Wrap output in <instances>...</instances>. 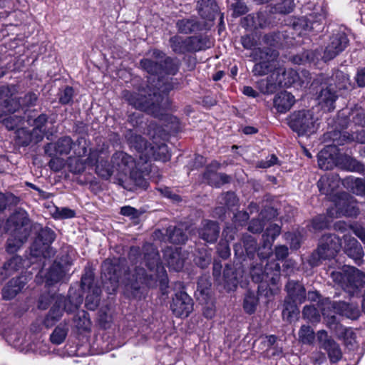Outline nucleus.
Instances as JSON below:
<instances>
[{
    "label": "nucleus",
    "mask_w": 365,
    "mask_h": 365,
    "mask_svg": "<svg viewBox=\"0 0 365 365\" xmlns=\"http://www.w3.org/2000/svg\"><path fill=\"white\" fill-rule=\"evenodd\" d=\"M141 68L153 78L150 82L148 91L138 92L123 91V97L133 108L147 112L155 118H162L170 106L167 93L177 87V79L167 77L175 75L180 62L177 58L166 56L160 50L154 49L148 53V57L140 60Z\"/></svg>",
    "instance_id": "nucleus-1"
},
{
    "label": "nucleus",
    "mask_w": 365,
    "mask_h": 365,
    "mask_svg": "<svg viewBox=\"0 0 365 365\" xmlns=\"http://www.w3.org/2000/svg\"><path fill=\"white\" fill-rule=\"evenodd\" d=\"M143 259L145 265L152 272L148 274L143 268L135 267L133 278L137 282L149 284L151 280L160 279L165 281L166 271L160 262V256L158 250L153 244L145 243L143 247Z\"/></svg>",
    "instance_id": "nucleus-2"
},
{
    "label": "nucleus",
    "mask_w": 365,
    "mask_h": 365,
    "mask_svg": "<svg viewBox=\"0 0 365 365\" xmlns=\"http://www.w3.org/2000/svg\"><path fill=\"white\" fill-rule=\"evenodd\" d=\"M298 78V73L292 68L286 69L280 65L278 68L264 79L257 81L259 91L263 94H272L282 87H288Z\"/></svg>",
    "instance_id": "nucleus-3"
},
{
    "label": "nucleus",
    "mask_w": 365,
    "mask_h": 365,
    "mask_svg": "<svg viewBox=\"0 0 365 365\" xmlns=\"http://www.w3.org/2000/svg\"><path fill=\"white\" fill-rule=\"evenodd\" d=\"M250 57L256 62L252 72L255 76H263L272 73L279 66L277 58L279 52L271 48H257L252 50Z\"/></svg>",
    "instance_id": "nucleus-4"
},
{
    "label": "nucleus",
    "mask_w": 365,
    "mask_h": 365,
    "mask_svg": "<svg viewBox=\"0 0 365 365\" xmlns=\"http://www.w3.org/2000/svg\"><path fill=\"white\" fill-rule=\"evenodd\" d=\"M318 121V117L311 110L294 111L287 118L288 125L299 136H309L316 133Z\"/></svg>",
    "instance_id": "nucleus-5"
},
{
    "label": "nucleus",
    "mask_w": 365,
    "mask_h": 365,
    "mask_svg": "<svg viewBox=\"0 0 365 365\" xmlns=\"http://www.w3.org/2000/svg\"><path fill=\"white\" fill-rule=\"evenodd\" d=\"M287 297L284 299L282 317L290 321L299 313L298 304H302L306 299V289L299 281L289 279L285 285Z\"/></svg>",
    "instance_id": "nucleus-6"
},
{
    "label": "nucleus",
    "mask_w": 365,
    "mask_h": 365,
    "mask_svg": "<svg viewBox=\"0 0 365 365\" xmlns=\"http://www.w3.org/2000/svg\"><path fill=\"white\" fill-rule=\"evenodd\" d=\"M331 277L346 292L354 294L365 281V275L358 269L348 267L342 271H333Z\"/></svg>",
    "instance_id": "nucleus-7"
},
{
    "label": "nucleus",
    "mask_w": 365,
    "mask_h": 365,
    "mask_svg": "<svg viewBox=\"0 0 365 365\" xmlns=\"http://www.w3.org/2000/svg\"><path fill=\"white\" fill-rule=\"evenodd\" d=\"M260 258V262L253 264L250 269V276L256 283L266 281L272 284H277L280 279V264L275 260L264 262L266 259Z\"/></svg>",
    "instance_id": "nucleus-8"
},
{
    "label": "nucleus",
    "mask_w": 365,
    "mask_h": 365,
    "mask_svg": "<svg viewBox=\"0 0 365 365\" xmlns=\"http://www.w3.org/2000/svg\"><path fill=\"white\" fill-rule=\"evenodd\" d=\"M341 247V239L334 234L322 236L316 252L312 256L311 264L318 265L320 259L334 258Z\"/></svg>",
    "instance_id": "nucleus-9"
},
{
    "label": "nucleus",
    "mask_w": 365,
    "mask_h": 365,
    "mask_svg": "<svg viewBox=\"0 0 365 365\" xmlns=\"http://www.w3.org/2000/svg\"><path fill=\"white\" fill-rule=\"evenodd\" d=\"M51 148L55 150L56 155H67L71 150L78 157L83 156L87 153L86 141L82 137L78 138L76 142H73L68 136L61 138L55 144L48 143L45 148L46 153Z\"/></svg>",
    "instance_id": "nucleus-10"
},
{
    "label": "nucleus",
    "mask_w": 365,
    "mask_h": 365,
    "mask_svg": "<svg viewBox=\"0 0 365 365\" xmlns=\"http://www.w3.org/2000/svg\"><path fill=\"white\" fill-rule=\"evenodd\" d=\"M123 271L120 263H113L110 259H106L101 265V278L104 286L111 292L118 287V282L122 277Z\"/></svg>",
    "instance_id": "nucleus-11"
},
{
    "label": "nucleus",
    "mask_w": 365,
    "mask_h": 365,
    "mask_svg": "<svg viewBox=\"0 0 365 365\" xmlns=\"http://www.w3.org/2000/svg\"><path fill=\"white\" fill-rule=\"evenodd\" d=\"M108 155L102 150H91L88 157L85 160V164L96 167V173L100 177L108 180L113 175V165L108 163Z\"/></svg>",
    "instance_id": "nucleus-12"
},
{
    "label": "nucleus",
    "mask_w": 365,
    "mask_h": 365,
    "mask_svg": "<svg viewBox=\"0 0 365 365\" xmlns=\"http://www.w3.org/2000/svg\"><path fill=\"white\" fill-rule=\"evenodd\" d=\"M7 226L11 232L23 234V237L29 236L31 224L28 214L24 210L15 211L8 219Z\"/></svg>",
    "instance_id": "nucleus-13"
},
{
    "label": "nucleus",
    "mask_w": 365,
    "mask_h": 365,
    "mask_svg": "<svg viewBox=\"0 0 365 365\" xmlns=\"http://www.w3.org/2000/svg\"><path fill=\"white\" fill-rule=\"evenodd\" d=\"M170 309L175 317H187L192 312L193 301L185 292H178L173 298Z\"/></svg>",
    "instance_id": "nucleus-14"
},
{
    "label": "nucleus",
    "mask_w": 365,
    "mask_h": 365,
    "mask_svg": "<svg viewBox=\"0 0 365 365\" xmlns=\"http://www.w3.org/2000/svg\"><path fill=\"white\" fill-rule=\"evenodd\" d=\"M71 264V261H67L65 262V265H62L60 262H54L43 274L46 284L51 286L60 282L68 280L69 278L68 274L69 271L68 267Z\"/></svg>",
    "instance_id": "nucleus-15"
},
{
    "label": "nucleus",
    "mask_w": 365,
    "mask_h": 365,
    "mask_svg": "<svg viewBox=\"0 0 365 365\" xmlns=\"http://www.w3.org/2000/svg\"><path fill=\"white\" fill-rule=\"evenodd\" d=\"M48 121V116L46 114H41L34 120L33 125L34 126L31 133H28L24 129H19L17 130V135L19 138L21 135H25V139L21 141L24 146L28 145L30 143H37L42 140V128L44 127Z\"/></svg>",
    "instance_id": "nucleus-16"
},
{
    "label": "nucleus",
    "mask_w": 365,
    "mask_h": 365,
    "mask_svg": "<svg viewBox=\"0 0 365 365\" xmlns=\"http://www.w3.org/2000/svg\"><path fill=\"white\" fill-rule=\"evenodd\" d=\"M348 44V38L344 33L338 32L333 34L325 48L322 58L324 61L334 58L344 50Z\"/></svg>",
    "instance_id": "nucleus-17"
},
{
    "label": "nucleus",
    "mask_w": 365,
    "mask_h": 365,
    "mask_svg": "<svg viewBox=\"0 0 365 365\" xmlns=\"http://www.w3.org/2000/svg\"><path fill=\"white\" fill-rule=\"evenodd\" d=\"M341 183L339 175L331 173L323 175L317 182V187L321 194L328 197L331 201L340 192H337Z\"/></svg>",
    "instance_id": "nucleus-18"
},
{
    "label": "nucleus",
    "mask_w": 365,
    "mask_h": 365,
    "mask_svg": "<svg viewBox=\"0 0 365 365\" xmlns=\"http://www.w3.org/2000/svg\"><path fill=\"white\" fill-rule=\"evenodd\" d=\"M317 339L320 346L327 351L331 363H336L342 358V352L339 345L327 334L324 330L317 332Z\"/></svg>",
    "instance_id": "nucleus-19"
},
{
    "label": "nucleus",
    "mask_w": 365,
    "mask_h": 365,
    "mask_svg": "<svg viewBox=\"0 0 365 365\" xmlns=\"http://www.w3.org/2000/svg\"><path fill=\"white\" fill-rule=\"evenodd\" d=\"M337 98L336 90L333 83L327 82L322 83L317 99L319 104L324 110L328 112L334 110Z\"/></svg>",
    "instance_id": "nucleus-20"
},
{
    "label": "nucleus",
    "mask_w": 365,
    "mask_h": 365,
    "mask_svg": "<svg viewBox=\"0 0 365 365\" xmlns=\"http://www.w3.org/2000/svg\"><path fill=\"white\" fill-rule=\"evenodd\" d=\"M334 205L340 208L344 216L356 217L359 215V209L354 198L346 192H340L332 200Z\"/></svg>",
    "instance_id": "nucleus-21"
},
{
    "label": "nucleus",
    "mask_w": 365,
    "mask_h": 365,
    "mask_svg": "<svg viewBox=\"0 0 365 365\" xmlns=\"http://www.w3.org/2000/svg\"><path fill=\"white\" fill-rule=\"evenodd\" d=\"M343 239L344 242V252L345 254L351 258L357 265H361L364 255L361 244L350 235H344Z\"/></svg>",
    "instance_id": "nucleus-22"
},
{
    "label": "nucleus",
    "mask_w": 365,
    "mask_h": 365,
    "mask_svg": "<svg viewBox=\"0 0 365 365\" xmlns=\"http://www.w3.org/2000/svg\"><path fill=\"white\" fill-rule=\"evenodd\" d=\"M113 170L127 175L128 171L135 166L134 158L123 151H117L111 157Z\"/></svg>",
    "instance_id": "nucleus-23"
},
{
    "label": "nucleus",
    "mask_w": 365,
    "mask_h": 365,
    "mask_svg": "<svg viewBox=\"0 0 365 365\" xmlns=\"http://www.w3.org/2000/svg\"><path fill=\"white\" fill-rule=\"evenodd\" d=\"M281 228L277 224H271L262 235V247L265 250L264 253H258L259 257L267 259L272 252V245L276 237L280 234Z\"/></svg>",
    "instance_id": "nucleus-24"
},
{
    "label": "nucleus",
    "mask_w": 365,
    "mask_h": 365,
    "mask_svg": "<svg viewBox=\"0 0 365 365\" xmlns=\"http://www.w3.org/2000/svg\"><path fill=\"white\" fill-rule=\"evenodd\" d=\"M199 237L205 242L214 243L220 234V227L217 222L205 220L202 222L198 230Z\"/></svg>",
    "instance_id": "nucleus-25"
},
{
    "label": "nucleus",
    "mask_w": 365,
    "mask_h": 365,
    "mask_svg": "<svg viewBox=\"0 0 365 365\" xmlns=\"http://www.w3.org/2000/svg\"><path fill=\"white\" fill-rule=\"evenodd\" d=\"M125 139L130 147L135 150L139 154L140 158L144 160L146 156V151L150 148V143L145 140L140 135H138L132 130H128L125 134Z\"/></svg>",
    "instance_id": "nucleus-26"
},
{
    "label": "nucleus",
    "mask_w": 365,
    "mask_h": 365,
    "mask_svg": "<svg viewBox=\"0 0 365 365\" xmlns=\"http://www.w3.org/2000/svg\"><path fill=\"white\" fill-rule=\"evenodd\" d=\"M26 282V278L24 276L11 279L2 289L3 298L9 300L15 297L22 290Z\"/></svg>",
    "instance_id": "nucleus-27"
},
{
    "label": "nucleus",
    "mask_w": 365,
    "mask_h": 365,
    "mask_svg": "<svg viewBox=\"0 0 365 365\" xmlns=\"http://www.w3.org/2000/svg\"><path fill=\"white\" fill-rule=\"evenodd\" d=\"M170 155L168 152V146L165 143L155 144L150 143V148L146 151L145 161L150 160H162L165 162L169 160Z\"/></svg>",
    "instance_id": "nucleus-28"
},
{
    "label": "nucleus",
    "mask_w": 365,
    "mask_h": 365,
    "mask_svg": "<svg viewBox=\"0 0 365 365\" xmlns=\"http://www.w3.org/2000/svg\"><path fill=\"white\" fill-rule=\"evenodd\" d=\"M295 103L294 96L287 91L277 93L273 100L274 108L278 113H284L289 110Z\"/></svg>",
    "instance_id": "nucleus-29"
},
{
    "label": "nucleus",
    "mask_w": 365,
    "mask_h": 365,
    "mask_svg": "<svg viewBox=\"0 0 365 365\" xmlns=\"http://www.w3.org/2000/svg\"><path fill=\"white\" fill-rule=\"evenodd\" d=\"M197 9L202 18L213 21L219 8L214 0H200L197 1Z\"/></svg>",
    "instance_id": "nucleus-30"
},
{
    "label": "nucleus",
    "mask_w": 365,
    "mask_h": 365,
    "mask_svg": "<svg viewBox=\"0 0 365 365\" xmlns=\"http://www.w3.org/2000/svg\"><path fill=\"white\" fill-rule=\"evenodd\" d=\"M332 307L336 314L344 316L349 319H356L360 312L357 306L353 304H349L345 302H334Z\"/></svg>",
    "instance_id": "nucleus-31"
},
{
    "label": "nucleus",
    "mask_w": 365,
    "mask_h": 365,
    "mask_svg": "<svg viewBox=\"0 0 365 365\" xmlns=\"http://www.w3.org/2000/svg\"><path fill=\"white\" fill-rule=\"evenodd\" d=\"M9 94L8 88H0V104L9 113H14L21 106L19 99Z\"/></svg>",
    "instance_id": "nucleus-32"
},
{
    "label": "nucleus",
    "mask_w": 365,
    "mask_h": 365,
    "mask_svg": "<svg viewBox=\"0 0 365 365\" xmlns=\"http://www.w3.org/2000/svg\"><path fill=\"white\" fill-rule=\"evenodd\" d=\"M176 27L179 32L188 34L201 31L203 25L196 17L180 19L176 23Z\"/></svg>",
    "instance_id": "nucleus-33"
},
{
    "label": "nucleus",
    "mask_w": 365,
    "mask_h": 365,
    "mask_svg": "<svg viewBox=\"0 0 365 365\" xmlns=\"http://www.w3.org/2000/svg\"><path fill=\"white\" fill-rule=\"evenodd\" d=\"M338 166L345 170L363 173L365 170L364 166L356 159L348 156H340L337 160Z\"/></svg>",
    "instance_id": "nucleus-34"
},
{
    "label": "nucleus",
    "mask_w": 365,
    "mask_h": 365,
    "mask_svg": "<svg viewBox=\"0 0 365 365\" xmlns=\"http://www.w3.org/2000/svg\"><path fill=\"white\" fill-rule=\"evenodd\" d=\"M62 299H58L43 320V324L46 328L53 326L63 315Z\"/></svg>",
    "instance_id": "nucleus-35"
},
{
    "label": "nucleus",
    "mask_w": 365,
    "mask_h": 365,
    "mask_svg": "<svg viewBox=\"0 0 365 365\" xmlns=\"http://www.w3.org/2000/svg\"><path fill=\"white\" fill-rule=\"evenodd\" d=\"M163 240L173 244H182L187 240V236L182 227L169 226L166 229L165 237Z\"/></svg>",
    "instance_id": "nucleus-36"
},
{
    "label": "nucleus",
    "mask_w": 365,
    "mask_h": 365,
    "mask_svg": "<svg viewBox=\"0 0 365 365\" xmlns=\"http://www.w3.org/2000/svg\"><path fill=\"white\" fill-rule=\"evenodd\" d=\"M242 26L251 29L264 28L268 23L266 14L262 12L249 14L242 21Z\"/></svg>",
    "instance_id": "nucleus-37"
},
{
    "label": "nucleus",
    "mask_w": 365,
    "mask_h": 365,
    "mask_svg": "<svg viewBox=\"0 0 365 365\" xmlns=\"http://www.w3.org/2000/svg\"><path fill=\"white\" fill-rule=\"evenodd\" d=\"M190 52H197L205 50L212 46V41L206 35H200L188 37Z\"/></svg>",
    "instance_id": "nucleus-38"
},
{
    "label": "nucleus",
    "mask_w": 365,
    "mask_h": 365,
    "mask_svg": "<svg viewBox=\"0 0 365 365\" xmlns=\"http://www.w3.org/2000/svg\"><path fill=\"white\" fill-rule=\"evenodd\" d=\"M168 266L178 272L181 270L184 266V259L181 257L180 252L177 249L175 250H167L165 254Z\"/></svg>",
    "instance_id": "nucleus-39"
},
{
    "label": "nucleus",
    "mask_w": 365,
    "mask_h": 365,
    "mask_svg": "<svg viewBox=\"0 0 365 365\" xmlns=\"http://www.w3.org/2000/svg\"><path fill=\"white\" fill-rule=\"evenodd\" d=\"M29 236L23 237V234L11 232V235L6 241V250L8 253L16 252L27 240Z\"/></svg>",
    "instance_id": "nucleus-40"
},
{
    "label": "nucleus",
    "mask_w": 365,
    "mask_h": 365,
    "mask_svg": "<svg viewBox=\"0 0 365 365\" xmlns=\"http://www.w3.org/2000/svg\"><path fill=\"white\" fill-rule=\"evenodd\" d=\"M342 184L356 195H364L365 193V182L361 178L348 177L342 180Z\"/></svg>",
    "instance_id": "nucleus-41"
},
{
    "label": "nucleus",
    "mask_w": 365,
    "mask_h": 365,
    "mask_svg": "<svg viewBox=\"0 0 365 365\" xmlns=\"http://www.w3.org/2000/svg\"><path fill=\"white\" fill-rule=\"evenodd\" d=\"M170 46L175 53L183 54L190 51L188 37L183 38L180 36H174L169 40Z\"/></svg>",
    "instance_id": "nucleus-42"
},
{
    "label": "nucleus",
    "mask_w": 365,
    "mask_h": 365,
    "mask_svg": "<svg viewBox=\"0 0 365 365\" xmlns=\"http://www.w3.org/2000/svg\"><path fill=\"white\" fill-rule=\"evenodd\" d=\"M222 279L225 284V287L229 290L235 289L239 283L237 274L230 265L225 266L223 270Z\"/></svg>",
    "instance_id": "nucleus-43"
},
{
    "label": "nucleus",
    "mask_w": 365,
    "mask_h": 365,
    "mask_svg": "<svg viewBox=\"0 0 365 365\" xmlns=\"http://www.w3.org/2000/svg\"><path fill=\"white\" fill-rule=\"evenodd\" d=\"M62 299V305L64 306V310L68 313H71L81 306L83 302V297L79 294L74 293L73 295L69 294L68 298Z\"/></svg>",
    "instance_id": "nucleus-44"
},
{
    "label": "nucleus",
    "mask_w": 365,
    "mask_h": 365,
    "mask_svg": "<svg viewBox=\"0 0 365 365\" xmlns=\"http://www.w3.org/2000/svg\"><path fill=\"white\" fill-rule=\"evenodd\" d=\"M73 323L78 330L88 331L91 329V322L89 314L84 310L79 311L73 318Z\"/></svg>",
    "instance_id": "nucleus-45"
},
{
    "label": "nucleus",
    "mask_w": 365,
    "mask_h": 365,
    "mask_svg": "<svg viewBox=\"0 0 365 365\" xmlns=\"http://www.w3.org/2000/svg\"><path fill=\"white\" fill-rule=\"evenodd\" d=\"M327 83H334V87L336 89H347L349 85V76L341 71H336L332 75L331 79H329Z\"/></svg>",
    "instance_id": "nucleus-46"
},
{
    "label": "nucleus",
    "mask_w": 365,
    "mask_h": 365,
    "mask_svg": "<svg viewBox=\"0 0 365 365\" xmlns=\"http://www.w3.org/2000/svg\"><path fill=\"white\" fill-rule=\"evenodd\" d=\"M101 289L100 287H95L93 290L88 291L86 297V307L89 310H95L99 305Z\"/></svg>",
    "instance_id": "nucleus-47"
},
{
    "label": "nucleus",
    "mask_w": 365,
    "mask_h": 365,
    "mask_svg": "<svg viewBox=\"0 0 365 365\" xmlns=\"http://www.w3.org/2000/svg\"><path fill=\"white\" fill-rule=\"evenodd\" d=\"M130 180L133 184L140 188L146 189L148 182L144 178L143 173L140 171L135 166L130 169L128 173Z\"/></svg>",
    "instance_id": "nucleus-48"
},
{
    "label": "nucleus",
    "mask_w": 365,
    "mask_h": 365,
    "mask_svg": "<svg viewBox=\"0 0 365 365\" xmlns=\"http://www.w3.org/2000/svg\"><path fill=\"white\" fill-rule=\"evenodd\" d=\"M205 177L207 179L208 183L215 187L227 183L230 181V176L225 173H217L207 171L205 173Z\"/></svg>",
    "instance_id": "nucleus-49"
},
{
    "label": "nucleus",
    "mask_w": 365,
    "mask_h": 365,
    "mask_svg": "<svg viewBox=\"0 0 365 365\" xmlns=\"http://www.w3.org/2000/svg\"><path fill=\"white\" fill-rule=\"evenodd\" d=\"M68 327L67 324H60L57 326L51 334V341L55 344H61L63 343L67 336Z\"/></svg>",
    "instance_id": "nucleus-50"
},
{
    "label": "nucleus",
    "mask_w": 365,
    "mask_h": 365,
    "mask_svg": "<svg viewBox=\"0 0 365 365\" xmlns=\"http://www.w3.org/2000/svg\"><path fill=\"white\" fill-rule=\"evenodd\" d=\"M81 286L84 292H88L93 289L95 287H99L95 283L94 273L90 269H86L81 277Z\"/></svg>",
    "instance_id": "nucleus-51"
},
{
    "label": "nucleus",
    "mask_w": 365,
    "mask_h": 365,
    "mask_svg": "<svg viewBox=\"0 0 365 365\" xmlns=\"http://www.w3.org/2000/svg\"><path fill=\"white\" fill-rule=\"evenodd\" d=\"M349 116L355 125L365 127V110L364 108L354 107L351 109Z\"/></svg>",
    "instance_id": "nucleus-52"
},
{
    "label": "nucleus",
    "mask_w": 365,
    "mask_h": 365,
    "mask_svg": "<svg viewBox=\"0 0 365 365\" xmlns=\"http://www.w3.org/2000/svg\"><path fill=\"white\" fill-rule=\"evenodd\" d=\"M56 238L55 232L48 227H41L38 232V239L43 245H49Z\"/></svg>",
    "instance_id": "nucleus-53"
},
{
    "label": "nucleus",
    "mask_w": 365,
    "mask_h": 365,
    "mask_svg": "<svg viewBox=\"0 0 365 365\" xmlns=\"http://www.w3.org/2000/svg\"><path fill=\"white\" fill-rule=\"evenodd\" d=\"M258 304V298L254 292H248L244 299V309L250 314L254 313Z\"/></svg>",
    "instance_id": "nucleus-54"
},
{
    "label": "nucleus",
    "mask_w": 365,
    "mask_h": 365,
    "mask_svg": "<svg viewBox=\"0 0 365 365\" xmlns=\"http://www.w3.org/2000/svg\"><path fill=\"white\" fill-rule=\"evenodd\" d=\"M331 223V220L324 215H319L314 217L312 220V227L314 231H321L327 229Z\"/></svg>",
    "instance_id": "nucleus-55"
},
{
    "label": "nucleus",
    "mask_w": 365,
    "mask_h": 365,
    "mask_svg": "<svg viewBox=\"0 0 365 365\" xmlns=\"http://www.w3.org/2000/svg\"><path fill=\"white\" fill-rule=\"evenodd\" d=\"M23 267V259L20 256L16 255L8 260L4 265V269L6 274H11L12 272L19 270Z\"/></svg>",
    "instance_id": "nucleus-56"
},
{
    "label": "nucleus",
    "mask_w": 365,
    "mask_h": 365,
    "mask_svg": "<svg viewBox=\"0 0 365 365\" xmlns=\"http://www.w3.org/2000/svg\"><path fill=\"white\" fill-rule=\"evenodd\" d=\"M331 155L327 150H322L318 155L319 167L324 170H330L333 168L334 163L330 158Z\"/></svg>",
    "instance_id": "nucleus-57"
},
{
    "label": "nucleus",
    "mask_w": 365,
    "mask_h": 365,
    "mask_svg": "<svg viewBox=\"0 0 365 365\" xmlns=\"http://www.w3.org/2000/svg\"><path fill=\"white\" fill-rule=\"evenodd\" d=\"M244 249L249 257H252L257 251V244L251 235H245L242 238Z\"/></svg>",
    "instance_id": "nucleus-58"
},
{
    "label": "nucleus",
    "mask_w": 365,
    "mask_h": 365,
    "mask_svg": "<svg viewBox=\"0 0 365 365\" xmlns=\"http://www.w3.org/2000/svg\"><path fill=\"white\" fill-rule=\"evenodd\" d=\"M220 204L225 205L228 209L237 206L238 198L233 192H227L219 197Z\"/></svg>",
    "instance_id": "nucleus-59"
},
{
    "label": "nucleus",
    "mask_w": 365,
    "mask_h": 365,
    "mask_svg": "<svg viewBox=\"0 0 365 365\" xmlns=\"http://www.w3.org/2000/svg\"><path fill=\"white\" fill-rule=\"evenodd\" d=\"M299 337L303 344H309L314 339V331L309 326L303 325L299 329Z\"/></svg>",
    "instance_id": "nucleus-60"
},
{
    "label": "nucleus",
    "mask_w": 365,
    "mask_h": 365,
    "mask_svg": "<svg viewBox=\"0 0 365 365\" xmlns=\"http://www.w3.org/2000/svg\"><path fill=\"white\" fill-rule=\"evenodd\" d=\"M74 91L72 87L66 86L58 93L59 103L63 105L70 103L73 97Z\"/></svg>",
    "instance_id": "nucleus-61"
},
{
    "label": "nucleus",
    "mask_w": 365,
    "mask_h": 365,
    "mask_svg": "<svg viewBox=\"0 0 365 365\" xmlns=\"http://www.w3.org/2000/svg\"><path fill=\"white\" fill-rule=\"evenodd\" d=\"M22 118L16 115H11L3 119V124L11 130L16 129L22 121Z\"/></svg>",
    "instance_id": "nucleus-62"
},
{
    "label": "nucleus",
    "mask_w": 365,
    "mask_h": 365,
    "mask_svg": "<svg viewBox=\"0 0 365 365\" xmlns=\"http://www.w3.org/2000/svg\"><path fill=\"white\" fill-rule=\"evenodd\" d=\"M324 19V16L319 14L317 16H314L313 14H310L307 19L308 22L310 25L307 23V30H319L322 24V21Z\"/></svg>",
    "instance_id": "nucleus-63"
},
{
    "label": "nucleus",
    "mask_w": 365,
    "mask_h": 365,
    "mask_svg": "<svg viewBox=\"0 0 365 365\" xmlns=\"http://www.w3.org/2000/svg\"><path fill=\"white\" fill-rule=\"evenodd\" d=\"M304 318L311 322H317L319 319V314L314 306H305L302 311Z\"/></svg>",
    "instance_id": "nucleus-64"
}]
</instances>
